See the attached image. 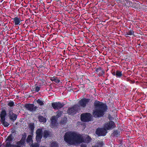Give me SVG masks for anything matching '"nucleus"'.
<instances>
[{"mask_svg": "<svg viewBox=\"0 0 147 147\" xmlns=\"http://www.w3.org/2000/svg\"><path fill=\"white\" fill-rule=\"evenodd\" d=\"M122 76V71L119 70L116 71L115 76L117 78H121Z\"/></svg>", "mask_w": 147, "mask_h": 147, "instance_id": "obj_20", "label": "nucleus"}, {"mask_svg": "<svg viewBox=\"0 0 147 147\" xmlns=\"http://www.w3.org/2000/svg\"><path fill=\"white\" fill-rule=\"evenodd\" d=\"M31 147H39V144L37 143H35L34 144H32L31 145Z\"/></svg>", "mask_w": 147, "mask_h": 147, "instance_id": "obj_34", "label": "nucleus"}, {"mask_svg": "<svg viewBox=\"0 0 147 147\" xmlns=\"http://www.w3.org/2000/svg\"><path fill=\"white\" fill-rule=\"evenodd\" d=\"M36 102L40 106H42L44 105L43 102L40 99H38L36 100Z\"/></svg>", "mask_w": 147, "mask_h": 147, "instance_id": "obj_27", "label": "nucleus"}, {"mask_svg": "<svg viewBox=\"0 0 147 147\" xmlns=\"http://www.w3.org/2000/svg\"><path fill=\"white\" fill-rule=\"evenodd\" d=\"M40 87L38 86H36L35 88H34L33 90L35 91L36 92H38L40 90Z\"/></svg>", "mask_w": 147, "mask_h": 147, "instance_id": "obj_33", "label": "nucleus"}, {"mask_svg": "<svg viewBox=\"0 0 147 147\" xmlns=\"http://www.w3.org/2000/svg\"><path fill=\"white\" fill-rule=\"evenodd\" d=\"M45 68V67H44V66H43V65H42L41 64L40 65L39 67H38V68Z\"/></svg>", "mask_w": 147, "mask_h": 147, "instance_id": "obj_43", "label": "nucleus"}, {"mask_svg": "<svg viewBox=\"0 0 147 147\" xmlns=\"http://www.w3.org/2000/svg\"><path fill=\"white\" fill-rule=\"evenodd\" d=\"M1 70H0V73H1Z\"/></svg>", "mask_w": 147, "mask_h": 147, "instance_id": "obj_51", "label": "nucleus"}, {"mask_svg": "<svg viewBox=\"0 0 147 147\" xmlns=\"http://www.w3.org/2000/svg\"><path fill=\"white\" fill-rule=\"evenodd\" d=\"M0 122L5 127H7L9 125V124L7 122L5 121V120L1 121Z\"/></svg>", "mask_w": 147, "mask_h": 147, "instance_id": "obj_23", "label": "nucleus"}, {"mask_svg": "<svg viewBox=\"0 0 147 147\" xmlns=\"http://www.w3.org/2000/svg\"><path fill=\"white\" fill-rule=\"evenodd\" d=\"M64 140L70 145L80 144L82 143L88 144L92 140L91 138L87 135L83 137L82 135L75 131L66 132L64 137Z\"/></svg>", "mask_w": 147, "mask_h": 147, "instance_id": "obj_1", "label": "nucleus"}, {"mask_svg": "<svg viewBox=\"0 0 147 147\" xmlns=\"http://www.w3.org/2000/svg\"><path fill=\"white\" fill-rule=\"evenodd\" d=\"M107 130L104 128H98L96 131V134L98 136H104L107 133Z\"/></svg>", "mask_w": 147, "mask_h": 147, "instance_id": "obj_7", "label": "nucleus"}, {"mask_svg": "<svg viewBox=\"0 0 147 147\" xmlns=\"http://www.w3.org/2000/svg\"><path fill=\"white\" fill-rule=\"evenodd\" d=\"M82 86H82V88H83V85Z\"/></svg>", "mask_w": 147, "mask_h": 147, "instance_id": "obj_53", "label": "nucleus"}, {"mask_svg": "<svg viewBox=\"0 0 147 147\" xmlns=\"http://www.w3.org/2000/svg\"><path fill=\"white\" fill-rule=\"evenodd\" d=\"M24 107L30 112L36 111L38 108L36 106H34L33 104H26L25 105Z\"/></svg>", "mask_w": 147, "mask_h": 147, "instance_id": "obj_8", "label": "nucleus"}, {"mask_svg": "<svg viewBox=\"0 0 147 147\" xmlns=\"http://www.w3.org/2000/svg\"><path fill=\"white\" fill-rule=\"evenodd\" d=\"M94 109L93 111L92 115L95 118L103 117L108 110L107 105L102 102L97 100L94 103Z\"/></svg>", "mask_w": 147, "mask_h": 147, "instance_id": "obj_2", "label": "nucleus"}, {"mask_svg": "<svg viewBox=\"0 0 147 147\" xmlns=\"http://www.w3.org/2000/svg\"><path fill=\"white\" fill-rule=\"evenodd\" d=\"M51 147H58L59 146L57 142H53L51 144Z\"/></svg>", "mask_w": 147, "mask_h": 147, "instance_id": "obj_28", "label": "nucleus"}, {"mask_svg": "<svg viewBox=\"0 0 147 147\" xmlns=\"http://www.w3.org/2000/svg\"><path fill=\"white\" fill-rule=\"evenodd\" d=\"M22 137H24L25 138H26L27 137V134H26L25 133H24L22 135Z\"/></svg>", "mask_w": 147, "mask_h": 147, "instance_id": "obj_40", "label": "nucleus"}, {"mask_svg": "<svg viewBox=\"0 0 147 147\" xmlns=\"http://www.w3.org/2000/svg\"><path fill=\"white\" fill-rule=\"evenodd\" d=\"M64 104L62 103H61L60 102H53L51 104V106L54 109H60L64 107Z\"/></svg>", "mask_w": 147, "mask_h": 147, "instance_id": "obj_10", "label": "nucleus"}, {"mask_svg": "<svg viewBox=\"0 0 147 147\" xmlns=\"http://www.w3.org/2000/svg\"><path fill=\"white\" fill-rule=\"evenodd\" d=\"M2 145V144L0 142V147H1Z\"/></svg>", "mask_w": 147, "mask_h": 147, "instance_id": "obj_48", "label": "nucleus"}, {"mask_svg": "<svg viewBox=\"0 0 147 147\" xmlns=\"http://www.w3.org/2000/svg\"><path fill=\"white\" fill-rule=\"evenodd\" d=\"M26 139V138L22 137L20 141L25 145Z\"/></svg>", "mask_w": 147, "mask_h": 147, "instance_id": "obj_32", "label": "nucleus"}, {"mask_svg": "<svg viewBox=\"0 0 147 147\" xmlns=\"http://www.w3.org/2000/svg\"><path fill=\"white\" fill-rule=\"evenodd\" d=\"M51 120V125L53 127H55L56 125L57 122V120L55 118V116H52Z\"/></svg>", "mask_w": 147, "mask_h": 147, "instance_id": "obj_16", "label": "nucleus"}, {"mask_svg": "<svg viewBox=\"0 0 147 147\" xmlns=\"http://www.w3.org/2000/svg\"><path fill=\"white\" fill-rule=\"evenodd\" d=\"M12 113H13L12 112V110H9V111L8 113V116L9 117L11 115H12Z\"/></svg>", "mask_w": 147, "mask_h": 147, "instance_id": "obj_38", "label": "nucleus"}, {"mask_svg": "<svg viewBox=\"0 0 147 147\" xmlns=\"http://www.w3.org/2000/svg\"><path fill=\"white\" fill-rule=\"evenodd\" d=\"M98 145H99L94 146V147H102V146L103 144L101 142H99L98 143Z\"/></svg>", "mask_w": 147, "mask_h": 147, "instance_id": "obj_36", "label": "nucleus"}, {"mask_svg": "<svg viewBox=\"0 0 147 147\" xmlns=\"http://www.w3.org/2000/svg\"><path fill=\"white\" fill-rule=\"evenodd\" d=\"M17 117V115L14 113H12V115L9 117V119L13 122H14L16 120Z\"/></svg>", "mask_w": 147, "mask_h": 147, "instance_id": "obj_17", "label": "nucleus"}, {"mask_svg": "<svg viewBox=\"0 0 147 147\" xmlns=\"http://www.w3.org/2000/svg\"><path fill=\"white\" fill-rule=\"evenodd\" d=\"M80 147H87V145L85 144H82L81 145Z\"/></svg>", "mask_w": 147, "mask_h": 147, "instance_id": "obj_41", "label": "nucleus"}, {"mask_svg": "<svg viewBox=\"0 0 147 147\" xmlns=\"http://www.w3.org/2000/svg\"><path fill=\"white\" fill-rule=\"evenodd\" d=\"M26 139V138L22 137L20 141L25 145Z\"/></svg>", "mask_w": 147, "mask_h": 147, "instance_id": "obj_31", "label": "nucleus"}, {"mask_svg": "<svg viewBox=\"0 0 147 147\" xmlns=\"http://www.w3.org/2000/svg\"><path fill=\"white\" fill-rule=\"evenodd\" d=\"M81 120L83 122H88L91 120V116L89 113H86L82 114L81 115Z\"/></svg>", "mask_w": 147, "mask_h": 147, "instance_id": "obj_5", "label": "nucleus"}, {"mask_svg": "<svg viewBox=\"0 0 147 147\" xmlns=\"http://www.w3.org/2000/svg\"><path fill=\"white\" fill-rule=\"evenodd\" d=\"M36 140L37 142H40L42 136V129L39 128L36 131Z\"/></svg>", "mask_w": 147, "mask_h": 147, "instance_id": "obj_9", "label": "nucleus"}, {"mask_svg": "<svg viewBox=\"0 0 147 147\" xmlns=\"http://www.w3.org/2000/svg\"><path fill=\"white\" fill-rule=\"evenodd\" d=\"M5 28H7V26H5Z\"/></svg>", "mask_w": 147, "mask_h": 147, "instance_id": "obj_49", "label": "nucleus"}, {"mask_svg": "<svg viewBox=\"0 0 147 147\" xmlns=\"http://www.w3.org/2000/svg\"><path fill=\"white\" fill-rule=\"evenodd\" d=\"M12 19L13 20L15 26L20 25L22 24V20H21L20 18L18 17V16L13 18Z\"/></svg>", "mask_w": 147, "mask_h": 147, "instance_id": "obj_13", "label": "nucleus"}, {"mask_svg": "<svg viewBox=\"0 0 147 147\" xmlns=\"http://www.w3.org/2000/svg\"><path fill=\"white\" fill-rule=\"evenodd\" d=\"M23 27L24 28H25L26 27V24H24L23 25Z\"/></svg>", "mask_w": 147, "mask_h": 147, "instance_id": "obj_46", "label": "nucleus"}, {"mask_svg": "<svg viewBox=\"0 0 147 147\" xmlns=\"http://www.w3.org/2000/svg\"><path fill=\"white\" fill-rule=\"evenodd\" d=\"M122 2H124L125 3V4H126V3H125V2H126V3L127 4L129 3V1L128 0H122Z\"/></svg>", "mask_w": 147, "mask_h": 147, "instance_id": "obj_39", "label": "nucleus"}, {"mask_svg": "<svg viewBox=\"0 0 147 147\" xmlns=\"http://www.w3.org/2000/svg\"><path fill=\"white\" fill-rule=\"evenodd\" d=\"M25 145L20 140L16 142V144H13L12 147H23Z\"/></svg>", "mask_w": 147, "mask_h": 147, "instance_id": "obj_15", "label": "nucleus"}, {"mask_svg": "<svg viewBox=\"0 0 147 147\" xmlns=\"http://www.w3.org/2000/svg\"><path fill=\"white\" fill-rule=\"evenodd\" d=\"M38 118L39 121L40 122L45 123L46 121V119L43 117L41 116H39L38 117Z\"/></svg>", "mask_w": 147, "mask_h": 147, "instance_id": "obj_21", "label": "nucleus"}, {"mask_svg": "<svg viewBox=\"0 0 147 147\" xmlns=\"http://www.w3.org/2000/svg\"><path fill=\"white\" fill-rule=\"evenodd\" d=\"M7 105L10 107H13L15 106L14 103L13 101L10 100L8 101Z\"/></svg>", "mask_w": 147, "mask_h": 147, "instance_id": "obj_26", "label": "nucleus"}, {"mask_svg": "<svg viewBox=\"0 0 147 147\" xmlns=\"http://www.w3.org/2000/svg\"><path fill=\"white\" fill-rule=\"evenodd\" d=\"M112 74L113 76H115L116 73L115 72L113 73Z\"/></svg>", "mask_w": 147, "mask_h": 147, "instance_id": "obj_47", "label": "nucleus"}, {"mask_svg": "<svg viewBox=\"0 0 147 147\" xmlns=\"http://www.w3.org/2000/svg\"><path fill=\"white\" fill-rule=\"evenodd\" d=\"M125 35V36L126 35H129L130 36L132 35H134V32L133 30H129L128 32H126V34ZM126 36L127 37V36Z\"/></svg>", "mask_w": 147, "mask_h": 147, "instance_id": "obj_24", "label": "nucleus"}, {"mask_svg": "<svg viewBox=\"0 0 147 147\" xmlns=\"http://www.w3.org/2000/svg\"><path fill=\"white\" fill-rule=\"evenodd\" d=\"M113 135L114 136L118 137L120 135L119 132L117 130H115L113 132Z\"/></svg>", "mask_w": 147, "mask_h": 147, "instance_id": "obj_29", "label": "nucleus"}, {"mask_svg": "<svg viewBox=\"0 0 147 147\" xmlns=\"http://www.w3.org/2000/svg\"><path fill=\"white\" fill-rule=\"evenodd\" d=\"M14 140V137L12 134H11L7 137L5 142L3 143L2 145L4 147H12L13 145L12 142Z\"/></svg>", "mask_w": 147, "mask_h": 147, "instance_id": "obj_3", "label": "nucleus"}, {"mask_svg": "<svg viewBox=\"0 0 147 147\" xmlns=\"http://www.w3.org/2000/svg\"><path fill=\"white\" fill-rule=\"evenodd\" d=\"M101 69V67H97L96 68L95 72L96 73H97L99 72V71H100Z\"/></svg>", "mask_w": 147, "mask_h": 147, "instance_id": "obj_35", "label": "nucleus"}, {"mask_svg": "<svg viewBox=\"0 0 147 147\" xmlns=\"http://www.w3.org/2000/svg\"><path fill=\"white\" fill-rule=\"evenodd\" d=\"M35 127L34 123H31L29 125V128L30 130V134H33Z\"/></svg>", "mask_w": 147, "mask_h": 147, "instance_id": "obj_19", "label": "nucleus"}, {"mask_svg": "<svg viewBox=\"0 0 147 147\" xmlns=\"http://www.w3.org/2000/svg\"><path fill=\"white\" fill-rule=\"evenodd\" d=\"M32 136L31 135H29L28 136L26 139V141L27 143H30L31 142H32Z\"/></svg>", "mask_w": 147, "mask_h": 147, "instance_id": "obj_25", "label": "nucleus"}, {"mask_svg": "<svg viewBox=\"0 0 147 147\" xmlns=\"http://www.w3.org/2000/svg\"><path fill=\"white\" fill-rule=\"evenodd\" d=\"M6 24H5V25H4V26H6Z\"/></svg>", "mask_w": 147, "mask_h": 147, "instance_id": "obj_50", "label": "nucleus"}, {"mask_svg": "<svg viewBox=\"0 0 147 147\" xmlns=\"http://www.w3.org/2000/svg\"><path fill=\"white\" fill-rule=\"evenodd\" d=\"M55 76H53V77H49L50 79L52 81H53L54 80V78Z\"/></svg>", "mask_w": 147, "mask_h": 147, "instance_id": "obj_42", "label": "nucleus"}, {"mask_svg": "<svg viewBox=\"0 0 147 147\" xmlns=\"http://www.w3.org/2000/svg\"><path fill=\"white\" fill-rule=\"evenodd\" d=\"M125 80L127 81H128V82H130V79H129V78H126Z\"/></svg>", "mask_w": 147, "mask_h": 147, "instance_id": "obj_44", "label": "nucleus"}, {"mask_svg": "<svg viewBox=\"0 0 147 147\" xmlns=\"http://www.w3.org/2000/svg\"><path fill=\"white\" fill-rule=\"evenodd\" d=\"M56 113L57 114L55 117L57 119H58L61 116L63 112L62 111H58Z\"/></svg>", "mask_w": 147, "mask_h": 147, "instance_id": "obj_22", "label": "nucleus"}, {"mask_svg": "<svg viewBox=\"0 0 147 147\" xmlns=\"http://www.w3.org/2000/svg\"><path fill=\"white\" fill-rule=\"evenodd\" d=\"M105 73V71L104 70H102L99 73V75L100 76H101L103 74Z\"/></svg>", "mask_w": 147, "mask_h": 147, "instance_id": "obj_37", "label": "nucleus"}, {"mask_svg": "<svg viewBox=\"0 0 147 147\" xmlns=\"http://www.w3.org/2000/svg\"><path fill=\"white\" fill-rule=\"evenodd\" d=\"M90 100V98H84L79 101L78 104L80 107L82 108H85Z\"/></svg>", "mask_w": 147, "mask_h": 147, "instance_id": "obj_6", "label": "nucleus"}, {"mask_svg": "<svg viewBox=\"0 0 147 147\" xmlns=\"http://www.w3.org/2000/svg\"><path fill=\"white\" fill-rule=\"evenodd\" d=\"M45 77V76L44 74H39L35 78L36 80L38 81V82H36V83H39L40 81L42 84H44L45 82L44 79Z\"/></svg>", "mask_w": 147, "mask_h": 147, "instance_id": "obj_11", "label": "nucleus"}, {"mask_svg": "<svg viewBox=\"0 0 147 147\" xmlns=\"http://www.w3.org/2000/svg\"><path fill=\"white\" fill-rule=\"evenodd\" d=\"M104 127L107 130H108L113 129L116 127V126L113 121H109L105 123Z\"/></svg>", "mask_w": 147, "mask_h": 147, "instance_id": "obj_4", "label": "nucleus"}, {"mask_svg": "<svg viewBox=\"0 0 147 147\" xmlns=\"http://www.w3.org/2000/svg\"><path fill=\"white\" fill-rule=\"evenodd\" d=\"M7 115V112L5 109L3 110L0 113V121L5 120V117Z\"/></svg>", "mask_w": 147, "mask_h": 147, "instance_id": "obj_14", "label": "nucleus"}, {"mask_svg": "<svg viewBox=\"0 0 147 147\" xmlns=\"http://www.w3.org/2000/svg\"><path fill=\"white\" fill-rule=\"evenodd\" d=\"M129 82L131 84H133L134 83V82H133V81H132L131 80H130Z\"/></svg>", "mask_w": 147, "mask_h": 147, "instance_id": "obj_45", "label": "nucleus"}, {"mask_svg": "<svg viewBox=\"0 0 147 147\" xmlns=\"http://www.w3.org/2000/svg\"><path fill=\"white\" fill-rule=\"evenodd\" d=\"M51 132L49 131L48 130H45L43 131V137L45 138H47L48 137H50Z\"/></svg>", "mask_w": 147, "mask_h": 147, "instance_id": "obj_18", "label": "nucleus"}, {"mask_svg": "<svg viewBox=\"0 0 147 147\" xmlns=\"http://www.w3.org/2000/svg\"><path fill=\"white\" fill-rule=\"evenodd\" d=\"M53 81L56 83H59L60 82V80L57 77L55 76Z\"/></svg>", "mask_w": 147, "mask_h": 147, "instance_id": "obj_30", "label": "nucleus"}, {"mask_svg": "<svg viewBox=\"0 0 147 147\" xmlns=\"http://www.w3.org/2000/svg\"><path fill=\"white\" fill-rule=\"evenodd\" d=\"M77 111L76 106H74L68 109L67 110V113L69 115H74Z\"/></svg>", "mask_w": 147, "mask_h": 147, "instance_id": "obj_12", "label": "nucleus"}, {"mask_svg": "<svg viewBox=\"0 0 147 147\" xmlns=\"http://www.w3.org/2000/svg\"><path fill=\"white\" fill-rule=\"evenodd\" d=\"M109 119L110 120H111V119H110V118H109Z\"/></svg>", "mask_w": 147, "mask_h": 147, "instance_id": "obj_52", "label": "nucleus"}]
</instances>
